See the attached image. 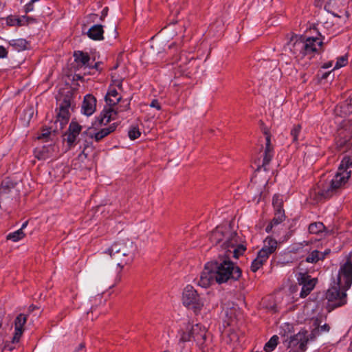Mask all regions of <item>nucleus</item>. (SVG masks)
I'll return each instance as SVG.
<instances>
[{"instance_id":"nucleus-19","label":"nucleus","mask_w":352,"mask_h":352,"mask_svg":"<svg viewBox=\"0 0 352 352\" xmlns=\"http://www.w3.org/2000/svg\"><path fill=\"white\" fill-rule=\"evenodd\" d=\"M96 99L91 94L85 96L81 107V112L87 116H91L96 111Z\"/></svg>"},{"instance_id":"nucleus-29","label":"nucleus","mask_w":352,"mask_h":352,"mask_svg":"<svg viewBox=\"0 0 352 352\" xmlns=\"http://www.w3.org/2000/svg\"><path fill=\"white\" fill-rule=\"evenodd\" d=\"M320 260H322V254L318 250L312 251L305 259L307 263H316Z\"/></svg>"},{"instance_id":"nucleus-56","label":"nucleus","mask_w":352,"mask_h":352,"mask_svg":"<svg viewBox=\"0 0 352 352\" xmlns=\"http://www.w3.org/2000/svg\"><path fill=\"white\" fill-rule=\"evenodd\" d=\"M118 86L119 87H121V83H120V82H118Z\"/></svg>"},{"instance_id":"nucleus-32","label":"nucleus","mask_w":352,"mask_h":352,"mask_svg":"<svg viewBox=\"0 0 352 352\" xmlns=\"http://www.w3.org/2000/svg\"><path fill=\"white\" fill-rule=\"evenodd\" d=\"M179 335V342H186L191 341L192 337V333H190V327L188 326L186 331H181Z\"/></svg>"},{"instance_id":"nucleus-7","label":"nucleus","mask_w":352,"mask_h":352,"mask_svg":"<svg viewBox=\"0 0 352 352\" xmlns=\"http://www.w3.org/2000/svg\"><path fill=\"white\" fill-rule=\"evenodd\" d=\"M182 302L184 305L189 309H192L197 312L204 306L197 291L191 285H187L182 294Z\"/></svg>"},{"instance_id":"nucleus-54","label":"nucleus","mask_w":352,"mask_h":352,"mask_svg":"<svg viewBox=\"0 0 352 352\" xmlns=\"http://www.w3.org/2000/svg\"><path fill=\"white\" fill-rule=\"evenodd\" d=\"M331 65V63H330V64H327V66H325V67H326V68H328V67H330Z\"/></svg>"},{"instance_id":"nucleus-55","label":"nucleus","mask_w":352,"mask_h":352,"mask_svg":"<svg viewBox=\"0 0 352 352\" xmlns=\"http://www.w3.org/2000/svg\"><path fill=\"white\" fill-rule=\"evenodd\" d=\"M350 349H351V350L352 351V341L351 342V344H350Z\"/></svg>"},{"instance_id":"nucleus-25","label":"nucleus","mask_w":352,"mask_h":352,"mask_svg":"<svg viewBox=\"0 0 352 352\" xmlns=\"http://www.w3.org/2000/svg\"><path fill=\"white\" fill-rule=\"evenodd\" d=\"M105 100L109 106H114L121 100V96H118V93L114 88H110L107 92Z\"/></svg>"},{"instance_id":"nucleus-2","label":"nucleus","mask_w":352,"mask_h":352,"mask_svg":"<svg viewBox=\"0 0 352 352\" xmlns=\"http://www.w3.org/2000/svg\"><path fill=\"white\" fill-rule=\"evenodd\" d=\"M210 241L215 244H221V247L225 252L232 253V257L238 258L242 255L245 247L240 243L239 236L234 232L230 230L229 226H217L211 233Z\"/></svg>"},{"instance_id":"nucleus-26","label":"nucleus","mask_w":352,"mask_h":352,"mask_svg":"<svg viewBox=\"0 0 352 352\" xmlns=\"http://www.w3.org/2000/svg\"><path fill=\"white\" fill-rule=\"evenodd\" d=\"M14 188V184L10 180H3L0 186V200L6 198Z\"/></svg>"},{"instance_id":"nucleus-23","label":"nucleus","mask_w":352,"mask_h":352,"mask_svg":"<svg viewBox=\"0 0 352 352\" xmlns=\"http://www.w3.org/2000/svg\"><path fill=\"white\" fill-rule=\"evenodd\" d=\"M104 30L102 25H94L91 26L87 32V36L96 41H101L104 39Z\"/></svg>"},{"instance_id":"nucleus-20","label":"nucleus","mask_w":352,"mask_h":352,"mask_svg":"<svg viewBox=\"0 0 352 352\" xmlns=\"http://www.w3.org/2000/svg\"><path fill=\"white\" fill-rule=\"evenodd\" d=\"M342 274L349 287L352 284V254L349 255L345 263L342 265Z\"/></svg>"},{"instance_id":"nucleus-42","label":"nucleus","mask_w":352,"mask_h":352,"mask_svg":"<svg viewBox=\"0 0 352 352\" xmlns=\"http://www.w3.org/2000/svg\"><path fill=\"white\" fill-rule=\"evenodd\" d=\"M8 55V50L3 46L0 45V58H6Z\"/></svg>"},{"instance_id":"nucleus-4","label":"nucleus","mask_w":352,"mask_h":352,"mask_svg":"<svg viewBox=\"0 0 352 352\" xmlns=\"http://www.w3.org/2000/svg\"><path fill=\"white\" fill-rule=\"evenodd\" d=\"M342 267H340L338 276V282L333 286L330 287L326 293V299L327 300V307L329 311L342 306L346 303V294L351 285L348 287L346 279L342 274Z\"/></svg>"},{"instance_id":"nucleus-48","label":"nucleus","mask_w":352,"mask_h":352,"mask_svg":"<svg viewBox=\"0 0 352 352\" xmlns=\"http://www.w3.org/2000/svg\"><path fill=\"white\" fill-rule=\"evenodd\" d=\"M87 147H85L84 149L82 150V151L81 152V153L80 154V157L82 156V155H85V157H87V155L88 153H86V150H87Z\"/></svg>"},{"instance_id":"nucleus-12","label":"nucleus","mask_w":352,"mask_h":352,"mask_svg":"<svg viewBox=\"0 0 352 352\" xmlns=\"http://www.w3.org/2000/svg\"><path fill=\"white\" fill-rule=\"evenodd\" d=\"M69 101L64 100L59 107V111L57 114L56 120L55 122V130L62 129L68 122L69 119Z\"/></svg>"},{"instance_id":"nucleus-16","label":"nucleus","mask_w":352,"mask_h":352,"mask_svg":"<svg viewBox=\"0 0 352 352\" xmlns=\"http://www.w3.org/2000/svg\"><path fill=\"white\" fill-rule=\"evenodd\" d=\"M82 129L80 125L77 122L72 121L69 126L67 133L65 135V140L69 146H72L76 142V138Z\"/></svg>"},{"instance_id":"nucleus-24","label":"nucleus","mask_w":352,"mask_h":352,"mask_svg":"<svg viewBox=\"0 0 352 352\" xmlns=\"http://www.w3.org/2000/svg\"><path fill=\"white\" fill-rule=\"evenodd\" d=\"M116 112L113 109L111 106L102 111L100 116L98 118V122L100 124L105 125L108 124L111 120L114 119Z\"/></svg>"},{"instance_id":"nucleus-13","label":"nucleus","mask_w":352,"mask_h":352,"mask_svg":"<svg viewBox=\"0 0 352 352\" xmlns=\"http://www.w3.org/2000/svg\"><path fill=\"white\" fill-rule=\"evenodd\" d=\"M283 199L282 196L275 195L273 197L272 205L274 208V217L271 223L276 226L281 223L285 219V211L283 208Z\"/></svg>"},{"instance_id":"nucleus-37","label":"nucleus","mask_w":352,"mask_h":352,"mask_svg":"<svg viewBox=\"0 0 352 352\" xmlns=\"http://www.w3.org/2000/svg\"><path fill=\"white\" fill-rule=\"evenodd\" d=\"M330 329L329 326L327 324H324L322 326L318 327L317 329H316L314 331V334H317L318 333H322V332H328Z\"/></svg>"},{"instance_id":"nucleus-38","label":"nucleus","mask_w":352,"mask_h":352,"mask_svg":"<svg viewBox=\"0 0 352 352\" xmlns=\"http://www.w3.org/2000/svg\"><path fill=\"white\" fill-rule=\"evenodd\" d=\"M39 0H31L29 3H28L25 6V12L26 13L32 12L34 10V4L36 2H38Z\"/></svg>"},{"instance_id":"nucleus-52","label":"nucleus","mask_w":352,"mask_h":352,"mask_svg":"<svg viewBox=\"0 0 352 352\" xmlns=\"http://www.w3.org/2000/svg\"><path fill=\"white\" fill-rule=\"evenodd\" d=\"M35 308L36 307L32 305V306H30L29 310H30V311H32L33 310H34Z\"/></svg>"},{"instance_id":"nucleus-41","label":"nucleus","mask_w":352,"mask_h":352,"mask_svg":"<svg viewBox=\"0 0 352 352\" xmlns=\"http://www.w3.org/2000/svg\"><path fill=\"white\" fill-rule=\"evenodd\" d=\"M150 107L153 108H155L157 110L161 109V105L159 103L157 100H153L152 102L150 104Z\"/></svg>"},{"instance_id":"nucleus-43","label":"nucleus","mask_w":352,"mask_h":352,"mask_svg":"<svg viewBox=\"0 0 352 352\" xmlns=\"http://www.w3.org/2000/svg\"><path fill=\"white\" fill-rule=\"evenodd\" d=\"M46 148H43L42 151L40 152L39 155H37V157L39 159V160H45V158H47L48 156L47 155H45L44 153L45 151Z\"/></svg>"},{"instance_id":"nucleus-9","label":"nucleus","mask_w":352,"mask_h":352,"mask_svg":"<svg viewBox=\"0 0 352 352\" xmlns=\"http://www.w3.org/2000/svg\"><path fill=\"white\" fill-rule=\"evenodd\" d=\"M214 283H216L215 271L213 269L212 262H208L205 265L204 270L200 274L197 285L201 287L206 288Z\"/></svg>"},{"instance_id":"nucleus-40","label":"nucleus","mask_w":352,"mask_h":352,"mask_svg":"<svg viewBox=\"0 0 352 352\" xmlns=\"http://www.w3.org/2000/svg\"><path fill=\"white\" fill-rule=\"evenodd\" d=\"M50 130L48 129H43L41 134L38 136V138H47L50 135Z\"/></svg>"},{"instance_id":"nucleus-35","label":"nucleus","mask_w":352,"mask_h":352,"mask_svg":"<svg viewBox=\"0 0 352 352\" xmlns=\"http://www.w3.org/2000/svg\"><path fill=\"white\" fill-rule=\"evenodd\" d=\"M140 132L139 129L135 126H131L129 131V137L131 140H134L139 138Z\"/></svg>"},{"instance_id":"nucleus-34","label":"nucleus","mask_w":352,"mask_h":352,"mask_svg":"<svg viewBox=\"0 0 352 352\" xmlns=\"http://www.w3.org/2000/svg\"><path fill=\"white\" fill-rule=\"evenodd\" d=\"M300 129L301 127L300 125H296L291 130V136L292 137V142L294 143L298 142L300 138Z\"/></svg>"},{"instance_id":"nucleus-6","label":"nucleus","mask_w":352,"mask_h":352,"mask_svg":"<svg viewBox=\"0 0 352 352\" xmlns=\"http://www.w3.org/2000/svg\"><path fill=\"white\" fill-rule=\"evenodd\" d=\"M276 248V240L271 237H267L263 241V248L258 252L256 257L252 262L251 270L256 272L261 268L269 258L270 255L274 253Z\"/></svg>"},{"instance_id":"nucleus-10","label":"nucleus","mask_w":352,"mask_h":352,"mask_svg":"<svg viewBox=\"0 0 352 352\" xmlns=\"http://www.w3.org/2000/svg\"><path fill=\"white\" fill-rule=\"evenodd\" d=\"M298 283L302 286L300 293L301 298H305L314 288L317 279L312 278L307 273H299L297 277Z\"/></svg>"},{"instance_id":"nucleus-30","label":"nucleus","mask_w":352,"mask_h":352,"mask_svg":"<svg viewBox=\"0 0 352 352\" xmlns=\"http://www.w3.org/2000/svg\"><path fill=\"white\" fill-rule=\"evenodd\" d=\"M278 337L273 336L270 340L265 344L264 350L267 352L272 351L278 344Z\"/></svg>"},{"instance_id":"nucleus-49","label":"nucleus","mask_w":352,"mask_h":352,"mask_svg":"<svg viewBox=\"0 0 352 352\" xmlns=\"http://www.w3.org/2000/svg\"><path fill=\"white\" fill-rule=\"evenodd\" d=\"M27 226H28V221H25L22 224L21 228L20 229H22V230H23L24 228H25L27 227Z\"/></svg>"},{"instance_id":"nucleus-28","label":"nucleus","mask_w":352,"mask_h":352,"mask_svg":"<svg viewBox=\"0 0 352 352\" xmlns=\"http://www.w3.org/2000/svg\"><path fill=\"white\" fill-rule=\"evenodd\" d=\"M10 45L16 50L20 52L29 48V43L23 38L13 39L10 41Z\"/></svg>"},{"instance_id":"nucleus-45","label":"nucleus","mask_w":352,"mask_h":352,"mask_svg":"<svg viewBox=\"0 0 352 352\" xmlns=\"http://www.w3.org/2000/svg\"><path fill=\"white\" fill-rule=\"evenodd\" d=\"M108 8H104L102 11L101 19L102 20L107 15Z\"/></svg>"},{"instance_id":"nucleus-53","label":"nucleus","mask_w":352,"mask_h":352,"mask_svg":"<svg viewBox=\"0 0 352 352\" xmlns=\"http://www.w3.org/2000/svg\"><path fill=\"white\" fill-rule=\"evenodd\" d=\"M331 65V63H330V64H327V66H325V67H326V68H328V67H330Z\"/></svg>"},{"instance_id":"nucleus-17","label":"nucleus","mask_w":352,"mask_h":352,"mask_svg":"<svg viewBox=\"0 0 352 352\" xmlns=\"http://www.w3.org/2000/svg\"><path fill=\"white\" fill-rule=\"evenodd\" d=\"M27 322V316L23 314L18 315L14 320V334L12 338V342H19L24 329L23 326Z\"/></svg>"},{"instance_id":"nucleus-5","label":"nucleus","mask_w":352,"mask_h":352,"mask_svg":"<svg viewBox=\"0 0 352 352\" xmlns=\"http://www.w3.org/2000/svg\"><path fill=\"white\" fill-rule=\"evenodd\" d=\"M135 248L133 242L129 239L113 243L111 248L107 250V252L113 258L119 259L122 257H128L126 260L118 263V266H121L122 263H127L133 260Z\"/></svg>"},{"instance_id":"nucleus-39","label":"nucleus","mask_w":352,"mask_h":352,"mask_svg":"<svg viewBox=\"0 0 352 352\" xmlns=\"http://www.w3.org/2000/svg\"><path fill=\"white\" fill-rule=\"evenodd\" d=\"M235 311L236 308L233 307V310L229 311L228 308L225 309V314L226 316L229 317L230 319H232L233 317H235Z\"/></svg>"},{"instance_id":"nucleus-57","label":"nucleus","mask_w":352,"mask_h":352,"mask_svg":"<svg viewBox=\"0 0 352 352\" xmlns=\"http://www.w3.org/2000/svg\"><path fill=\"white\" fill-rule=\"evenodd\" d=\"M351 104H352V98L351 99Z\"/></svg>"},{"instance_id":"nucleus-3","label":"nucleus","mask_w":352,"mask_h":352,"mask_svg":"<svg viewBox=\"0 0 352 352\" xmlns=\"http://www.w3.org/2000/svg\"><path fill=\"white\" fill-rule=\"evenodd\" d=\"M232 253L224 252L216 261H211L216 274V283L222 284L237 280L241 276V269L230 261Z\"/></svg>"},{"instance_id":"nucleus-11","label":"nucleus","mask_w":352,"mask_h":352,"mask_svg":"<svg viewBox=\"0 0 352 352\" xmlns=\"http://www.w3.org/2000/svg\"><path fill=\"white\" fill-rule=\"evenodd\" d=\"M305 47L303 37L298 35L293 36L286 46L296 57L301 58L306 56Z\"/></svg>"},{"instance_id":"nucleus-22","label":"nucleus","mask_w":352,"mask_h":352,"mask_svg":"<svg viewBox=\"0 0 352 352\" xmlns=\"http://www.w3.org/2000/svg\"><path fill=\"white\" fill-rule=\"evenodd\" d=\"M273 156H274L273 146L271 144L270 137V135H267L264 157H263V164L261 166L262 167L264 168L265 170H267L266 166L270 164Z\"/></svg>"},{"instance_id":"nucleus-15","label":"nucleus","mask_w":352,"mask_h":352,"mask_svg":"<svg viewBox=\"0 0 352 352\" xmlns=\"http://www.w3.org/2000/svg\"><path fill=\"white\" fill-rule=\"evenodd\" d=\"M190 333L199 346L203 347L206 344L208 333L205 327H202L199 324L192 325L190 327Z\"/></svg>"},{"instance_id":"nucleus-8","label":"nucleus","mask_w":352,"mask_h":352,"mask_svg":"<svg viewBox=\"0 0 352 352\" xmlns=\"http://www.w3.org/2000/svg\"><path fill=\"white\" fill-rule=\"evenodd\" d=\"M324 9L336 17L341 18L342 13H344L346 19L350 16L349 6H346L345 0H328Z\"/></svg>"},{"instance_id":"nucleus-44","label":"nucleus","mask_w":352,"mask_h":352,"mask_svg":"<svg viewBox=\"0 0 352 352\" xmlns=\"http://www.w3.org/2000/svg\"><path fill=\"white\" fill-rule=\"evenodd\" d=\"M275 226L270 222L265 228V231L267 232H271L273 231V228H274Z\"/></svg>"},{"instance_id":"nucleus-50","label":"nucleus","mask_w":352,"mask_h":352,"mask_svg":"<svg viewBox=\"0 0 352 352\" xmlns=\"http://www.w3.org/2000/svg\"><path fill=\"white\" fill-rule=\"evenodd\" d=\"M329 26H330V24L328 22H326L324 23V27L325 28H329Z\"/></svg>"},{"instance_id":"nucleus-21","label":"nucleus","mask_w":352,"mask_h":352,"mask_svg":"<svg viewBox=\"0 0 352 352\" xmlns=\"http://www.w3.org/2000/svg\"><path fill=\"white\" fill-rule=\"evenodd\" d=\"M117 126L118 124L116 123H113L108 127L103 128L96 133H91L90 137L93 138L96 142H98L108 135H109L111 133L113 132L116 130Z\"/></svg>"},{"instance_id":"nucleus-18","label":"nucleus","mask_w":352,"mask_h":352,"mask_svg":"<svg viewBox=\"0 0 352 352\" xmlns=\"http://www.w3.org/2000/svg\"><path fill=\"white\" fill-rule=\"evenodd\" d=\"M303 41L306 45L305 47L306 55L318 52L322 45V39L318 37H303Z\"/></svg>"},{"instance_id":"nucleus-47","label":"nucleus","mask_w":352,"mask_h":352,"mask_svg":"<svg viewBox=\"0 0 352 352\" xmlns=\"http://www.w3.org/2000/svg\"><path fill=\"white\" fill-rule=\"evenodd\" d=\"M85 348L84 344L81 343L78 347L76 349L75 352H81L82 349Z\"/></svg>"},{"instance_id":"nucleus-31","label":"nucleus","mask_w":352,"mask_h":352,"mask_svg":"<svg viewBox=\"0 0 352 352\" xmlns=\"http://www.w3.org/2000/svg\"><path fill=\"white\" fill-rule=\"evenodd\" d=\"M25 236V234L22 229H19L18 230L10 233L7 236V239L11 240L14 242H17L19 240L22 239Z\"/></svg>"},{"instance_id":"nucleus-51","label":"nucleus","mask_w":352,"mask_h":352,"mask_svg":"<svg viewBox=\"0 0 352 352\" xmlns=\"http://www.w3.org/2000/svg\"><path fill=\"white\" fill-rule=\"evenodd\" d=\"M93 67L96 69H98L99 63H95V65H94V66Z\"/></svg>"},{"instance_id":"nucleus-27","label":"nucleus","mask_w":352,"mask_h":352,"mask_svg":"<svg viewBox=\"0 0 352 352\" xmlns=\"http://www.w3.org/2000/svg\"><path fill=\"white\" fill-rule=\"evenodd\" d=\"M75 60L81 66L89 67L91 66L89 64L90 57L87 53L78 51L74 53Z\"/></svg>"},{"instance_id":"nucleus-1","label":"nucleus","mask_w":352,"mask_h":352,"mask_svg":"<svg viewBox=\"0 0 352 352\" xmlns=\"http://www.w3.org/2000/svg\"><path fill=\"white\" fill-rule=\"evenodd\" d=\"M352 166V162L348 157H344L342 160L338 170L329 184L322 189H314L310 192V197L316 201L328 199L336 194L346 184L351 176V171L347 169Z\"/></svg>"},{"instance_id":"nucleus-14","label":"nucleus","mask_w":352,"mask_h":352,"mask_svg":"<svg viewBox=\"0 0 352 352\" xmlns=\"http://www.w3.org/2000/svg\"><path fill=\"white\" fill-rule=\"evenodd\" d=\"M308 339L305 332H298L291 336L287 343V346L294 349V352L303 351Z\"/></svg>"},{"instance_id":"nucleus-33","label":"nucleus","mask_w":352,"mask_h":352,"mask_svg":"<svg viewBox=\"0 0 352 352\" xmlns=\"http://www.w3.org/2000/svg\"><path fill=\"white\" fill-rule=\"evenodd\" d=\"M324 229V226L321 222L311 223L309 226V231L311 234H318Z\"/></svg>"},{"instance_id":"nucleus-36","label":"nucleus","mask_w":352,"mask_h":352,"mask_svg":"<svg viewBox=\"0 0 352 352\" xmlns=\"http://www.w3.org/2000/svg\"><path fill=\"white\" fill-rule=\"evenodd\" d=\"M348 60H347V58L346 56H340L339 58H338V60L336 61V63L334 66V69H339L342 67H344L346 65Z\"/></svg>"},{"instance_id":"nucleus-46","label":"nucleus","mask_w":352,"mask_h":352,"mask_svg":"<svg viewBox=\"0 0 352 352\" xmlns=\"http://www.w3.org/2000/svg\"><path fill=\"white\" fill-rule=\"evenodd\" d=\"M330 249H327L324 252H320V253L322 254V260L324 259L326 256L328 255L330 253Z\"/></svg>"}]
</instances>
